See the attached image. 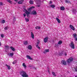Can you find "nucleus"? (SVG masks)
<instances>
[{
    "mask_svg": "<svg viewBox=\"0 0 77 77\" xmlns=\"http://www.w3.org/2000/svg\"><path fill=\"white\" fill-rule=\"evenodd\" d=\"M20 74L23 77H29V75L27 74L26 72L24 71H22L20 72Z\"/></svg>",
    "mask_w": 77,
    "mask_h": 77,
    "instance_id": "f257e3e1",
    "label": "nucleus"
},
{
    "mask_svg": "<svg viewBox=\"0 0 77 77\" xmlns=\"http://www.w3.org/2000/svg\"><path fill=\"white\" fill-rule=\"evenodd\" d=\"M73 58L72 57L70 58L67 60H66L67 62L68 63H69L73 61Z\"/></svg>",
    "mask_w": 77,
    "mask_h": 77,
    "instance_id": "f03ea898",
    "label": "nucleus"
},
{
    "mask_svg": "<svg viewBox=\"0 0 77 77\" xmlns=\"http://www.w3.org/2000/svg\"><path fill=\"white\" fill-rule=\"evenodd\" d=\"M70 47H71V48H73V49H74V43L73 42H71L70 43Z\"/></svg>",
    "mask_w": 77,
    "mask_h": 77,
    "instance_id": "7ed1b4c3",
    "label": "nucleus"
},
{
    "mask_svg": "<svg viewBox=\"0 0 77 77\" xmlns=\"http://www.w3.org/2000/svg\"><path fill=\"white\" fill-rule=\"evenodd\" d=\"M61 64L64 65H66V62L64 60H62L61 62Z\"/></svg>",
    "mask_w": 77,
    "mask_h": 77,
    "instance_id": "20e7f679",
    "label": "nucleus"
},
{
    "mask_svg": "<svg viewBox=\"0 0 77 77\" xmlns=\"http://www.w3.org/2000/svg\"><path fill=\"white\" fill-rule=\"evenodd\" d=\"M48 37H46L44 38V42L46 43L48 42Z\"/></svg>",
    "mask_w": 77,
    "mask_h": 77,
    "instance_id": "39448f33",
    "label": "nucleus"
},
{
    "mask_svg": "<svg viewBox=\"0 0 77 77\" xmlns=\"http://www.w3.org/2000/svg\"><path fill=\"white\" fill-rule=\"evenodd\" d=\"M26 57L27 59H30V60H33V59L29 55H27L26 56Z\"/></svg>",
    "mask_w": 77,
    "mask_h": 77,
    "instance_id": "423d86ee",
    "label": "nucleus"
},
{
    "mask_svg": "<svg viewBox=\"0 0 77 77\" xmlns=\"http://www.w3.org/2000/svg\"><path fill=\"white\" fill-rule=\"evenodd\" d=\"M24 1V0H20V1H19L18 2V3L20 5L23 4V3Z\"/></svg>",
    "mask_w": 77,
    "mask_h": 77,
    "instance_id": "0eeeda50",
    "label": "nucleus"
},
{
    "mask_svg": "<svg viewBox=\"0 0 77 77\" xmlns=\"http://www.w3.org/2000/svg\"><path fill=\"white\" fill-rule=\"evenodd\" d=\"M70 27L73 30H75V28H74V26L72 25H70Z\"/></svg>",
    "mask_w": 77,
    "mask_h": 77,
    "instance_id": "6e6552de",
    "label": "nucleus"
},
{
    "mask_svg": "<svg viewBox=\"0 0 77 77\" xmlns=\"http://www.w3.org/2000/svg\"><path fill=\"white\" fill-rule=\"evenodd\" d=\"M72 11L73 14H75L76 13V12H77V11H76V10L75 9H73Z\"/></svg>",
    "mask_w": 77,
    "mask_h": 77,
    "instance_id": "1a4fd4ad",
    "label": "nucleus"
},
{
    "mask_svg": "<svg viewBox=\"0 0 77 77\" xmlns=\"http://www.w3.org/2000/svg\"><path fill=\"white\" fill-rule=\"evenodd\" d=\"M32 14H33V15H36L37 14V13L35 11H33L32 12Z\"/></svg>",
    "mask_w": 77,
    "mask_h": 77,
    "instance_id": "9d476101",
    "label": "nucleus"
},
{
    "mask_svg": "<svg viewBox=\"0 0 77 77\" xmlns=\"http://www.w3.org/2000/svg\"><path fill=\"white\" fill-rule=\"evenodd\" d=\"M26 14L27 17H28V18H29V17H30V16H29V14H30V12L27 11L26 13Z\"/></svg>",
    "mask_w": 77,
    "mask_h": 77,
    "instance_id": "9b49d317",
    "label": "nucleus"
},
{
    "mask_svg": "<svg viewBox=\"0 0 77 77\" xmlns=\"http://www.w3.org/2000/svg\"><path fill=\"white\" fill-rule=\"evenodd\" d=\"M23 66L24 67L25 69H26V68H27V66L26 65L25 63H23L22 64Z\"/></svg>",
    "mask_w": 77,
    "mask_h": 77,
    "instance_id": "f8f14e48",
    "label": "nucleus"
},
{
    "mask_svg": "<svg viewBox=\"0 0 77 77\" xmlns=\"http://www.w3.org/2000/svg\"><path fill=\"white\" fill-rule=\"evenodd\" d=\"M56 20L57 21L58 23H60V19H58V18H57Z\"/></svg>",
    "mask_w": 77,
    "mask_h": 77,
    "instance_id": "ddd939ff",
    "label": "nucleus"
},
{
    "mask_svg": "<svg viewBox=\"0 0 77 77\" xmlns=\"http://www.w3.org/2000/svg\"><path fill=\"white\" fill-rule=\"evenodd\" d=\"M31 38H32V39H34V34H33V32H31Z\"/></svg>",
    "mask_w": 77,
    "mask_h": 77,
    "instance_id": "4468645a",
    "label": "nucleus"
},
{
    "mask_svg": "<svg viewBox=\"0 0 77 77\" xmlns=\"http://www.w3.org/2000/svg\"><path fill=\"white\" fill-rule=\"evenodd\" d=\"M60 9L61 10V11H63L65 10V8L63 6H62L60 7Z\"/></svg>",
    "mask_w": 77,
    "mask_h": 77,
    "instance_id": "2eb2a0df",
    "label": "nucleus"
},
{
    "mask_svg": "<svg viewBox=\"0 0 77 77\" xmlns=\"http://www.w3.org/2000/svg\"><path fill=\"white\" fill-rule=\"evenodd\" d=\"M8 56H14V53H11L10 54H8Z\"/></svg>",
    "mask_w": 77,
    "mask_h": 77,
    "instance_id": "dca6fc26",
    "label": "nucleus"
},
{
    "mask_svg": "<svg viewBox=\"0 0 77 77\" xmlns=\"http://www.w3.org/2000/svg\"><path fill=\"white\" fill-rule=\"evenodd\" d=\"M5 66H7L8 67V69H11V67L9 65H8L7 64H6Z\"/></svg>",
    "mask_w": 77,
    "mask_h": 77,
    "instance_id": "f3484780",
    "label": "nucleus"
},
{
    "mask_svg": "<svg viewBox=\"0 0 77 77\" xmlns=\"http://www.w3.org/2000/svg\"><path fill=\"white\" fill-rule=\"evenodd\" d=\"M10 48L12 51H15V48H14L11 46L10 47Z\"/></svg>",
    "mask_w": 77,
    "mask_h": 77,
    "instance_id": "a211bd4d",
    "label": "nucleus"
},
{
    "mask_svg": "<svg viewBox=\"0 0 77 77\" xmlns=\"http://www.w3.org/2000/svg\"><path fill=\"white\" fill-rule=\"evenodd\" d=\"M29 2L30 4L31 5H33V1L32 0L30 1Z\"/></svg>",
    "mask_w": 77,
    "mask_h": 77,
    "instance_id": "6ab92c4d",
    "label": "nucleus"
},
{
    "mask_svg": "<svg viewBox=\"0 0 77 77\" xmlns=\"http://www.w3.org/2000/svg\"><path fill=\"white\" fill-rule=\"evenodd\" d=\"M51 7L52 8H55V5H51Z\"/></svg>",
    "mask_w": 77,
    "mask_h": 77,
    "instance_id": "aec40b11",
    "label": "nucleus"
},
{
    "mask_svg": "<svg viewBox=\"0 0 77 77\" xmlns=\"http://www.w3.org/2000/svg\"><path fill=\"white\" fill-rule=\"evenodd\" d=\"M58 44H59V45H60V44H62V41H59L58 43Z\"/></svg>",
    "mask_w": 77,
    "mask_h": 77,
    "instance_id": "412c9836",
    "label": "nucleus"
},
{
    "mask_svg": "<svg viewBox=\"0 0 77 77\" xmlns=\"http://www.w3.org/2000/svg\"><path fill=\"white\" fill-rule=\"evenodd\" d=\"M28 48L29 50H32V46L30 45H29Z\"/></svg>",
    "mask_w": 77,
    "mask_h": 77,
    "instance_id": "4be33fe9",
    "label": "nucleus"
},
{
    "mask_svg": "<svg viewBox=\"0 0 77 77\" xmlns=\"http://www.w3.org/2000/svg\"><path fill=\"white\" fill-rule=\"evenodd\" d=\"M28 44V42L27 41H25L24 42V45H27Z\"/></svg>",
    "mask_w": 77,
    "mask_h": 77,
    "instance_id": "5701e85b",
    "label": "nucleus"
},
{
    "mask_svg": "<svg viewBox=\"0 0 77 77\" xmlns=\"http://www.w3.org/2000/svg\"><path fill=\"white\" fill-rule=\"evenodd\" d=\"M52 74H53V75H54V77H56V76L55 73L54 72H52Z\"/></svg>",
    "mask_w": 77,
    "mask_h": 77,
    "instance_id": "b1692460",
    "label": "nucleus"
},
{
    "mask_svg": "<svg viewBox=\"0 0 77 77\" xmlns=\"http://www.w3.org/2000/svg\"><path fill=\"white\" fill-rule=\"evenodd\" d=\"M73 35V37L75 38H77V34H74Z\"/></svg>",
    "mask_w": 77,
    "mask_h": 77,
    "instance_id": "393cba45",
    "label": "nucleus"
},
{
    "mask_svg": "<svg viewBox=\"0 0 77 77\" xmlns=\"http://www.w3.org/2000/svg\"><path fill=\"white\" fill-rule=\"evenodd\" d=\"M65 2L66 3H70L69 1H68V0H65Z\"/></svg>",
    "mask_w": 77,
    "mask_h": 77,
    "instance_id": "a878e982",
    "label": "nucleus"
},
{
    "mask_svg": "<svg viewBox=\"0 0 77 77\" xmlns=\"http://www.w3.org/2000/svg\"><path fill=\"white\" fill-rule=\"evenodd\" d=\"M35 28L36 29H40L41 27L40 26H36Z\"/></svg>",
    "mask_w": 77,
    "mask_h": 77,
    "instance_id": "bb28decb",
    "label": "nucleus"
},
{
    "mask_svg": "<svg viewBox=\"0 0 77 77\" xmlns=\"http://www.w3.org/2000/svg\"><path fill=\"white\" fill-rule=\"evenodd\" d=\"M38 45H36V47L37 48H38L39 49V50H40L41 49V48H40V47L39 46H38Z\"/></svg>",
    "mask_w": 77,
    "mask_h": 77,
    "instance_id": "cd10ccee",
    "label": "nucleus"
},
{
    "mask_svg": "<svg viewBox=\"0 0 77 77\" xmlns=\"http://www.w3.org/2000/svg\"><path fill=\"white\" fill-rule=\"evenodd\" d=\"M5 23V20H2L1 21V23H2V24Z\"/></svg>",
    "mask_w": 77,
    "mask_h": 77,
    "instance_id": "c85d7f7f",
    "label": "nucleus"
},
{
    "mask_svg": "<svg viewBox=\"0 0 77 77\" xmlns=\"http://www.w3.org/2000/svg\"><path fill=\"white\" fill-rule=\"evenodd\" d=\"M17 63V61L16 60H15L13 62V64H15Z\"/></svg>",
    "mask_w": 77,
    "mask_h": 77,
    "instance_id": "c756f323",
    "label": "nucleus"
},
{
    "mask_svg": "<svg viewBox=\"0 0 77 77\" xmlns=\"http://www.w3.org/2000/svg\"><path fill=\"white\" fill-rule=\"evenodd\" d=\"M63 53H61L59 54V56H63Z\"/></svg>",
    "mask_w": 77,
    "mask_h": 77,
    "instance_id": "7c9ffc66",
    "label": "nucleus"
},
{
    "mask_svg": "<svg viewBox=\"0 0 77 77\" xmlns=\"http://www.w3.org/2000/svg\"><path fill=\"white\" fill-rule=\"evenodd\" d=\"M25 20L27 22H28L29 21V20L27 18H25Z\"/></svg>",
    "mask_w": 77,
    "mask_h": 77,
    "instance_id": "2f4dec72",
    "label": "nucleus"
},
{
    "mask_svg": "<svg viewBox=\"0 0 77 77\" xmlns=\"http://www.w3.org/2000/svg\"><path fill=\"white\" fill-rule=\"evenodd\" d=\"M8 26H6L5 28L4 29L5 30H8Z\"/></svg>",
    "mask_w": 77,
    "mask_h": 77,
    "instance_id": "473e14b6",
    "label": "nucleus"
},
{
    "mask_svg": "<svg viewBox=\"0 0 77 77\" xmlns=\"http://www.w3.org/2000/svg\"><path fill=\"white\" fill-rule=\"evenodd\" d=\"M7 1L8 2H9V3H12V1L10 0H7Z\"/></svg>",
    "mask_w": 77,
    "mask_h": 77,
    "instance_id": "72a5a7b5",
    "label": "nucleus"
},
{
    "mask_svg": "<svg viewBox=\"0 0 77 77\" xmlns=\"http://www.w3.org/2000/svg\"><path fill=\"white\" fill-rule=\"evenodd\" d=\"M45 51H46V52H49V49H46L45 50Z\"/></svg>",
    "mask_w": 77,
    "mask_h": 77,
    "instance_id": "f704fd0d",
    "label": "nucleus"
},
{
    "mask_svg": "<svg viewBox=\"0 0 77 77\" xmlns=\"http://www.w3.org/2000/svg\"><path fill=\"white\" fill-rule=\"evenodd\" d=\"M55 45L56 46V47H58V46H59V44H55Z\"/></svg>",
    "mask_w": 77,
    "mask_h": 77,
    "instance_id": "c9c22d12",
    "label": "nucleus"
},
{
    "mask_svg": "<svg viewBox=\"0 0 77 77\" xmlns=\"http://www.w3.org/2000/svg\"><path fill=\"white\" fill-rule=\"evenodd\" d=\"M28 11H32V9L31 8H29L28 10Z\"/></svg>",
    "mask_w": 77,
    "mask_h": 77,
    "instance_id": "e433bc0d",
    "label": "nucleus"
},
{
    "mask_svg": "<svg viewBox=\"0 0 77 77\" xmlns=\"http://www.w3.org/2000/svg\"><path fill=\"white\" fill-rule=\"evenodd\" d=\"M39 40H38V42H37V45H38V44H39Z\"/></svg>",
    "mask_w": 77,
    "mask_h": 77,
    "instance_id": "4c0bfd02",
    "label": "nucleus"
},
{
    "mask_svg": "<svg viewBox=\"0 0 77 77\" xmlns=\"http://www.w3.org/2000/svg\"><path fill=\"white\" fill-rule=\"evenodd\" d=\"M24 10H25V11H26V14L27 11V12H29V11H27V10L26 9H25Z\"/></svg>",
    "mask_w": 77,
    "mask_h": 77,
    "instance_id": "58836bf2",
    "label": "nucleus"
},
{
    "mask_svg": "<svg viewBox=\"0 0 77 77\" xmlns=\"http://www.w3.org/2000/svg\"><path fill=\"white\" fill-rule=\"evenodd\" d=\"M26 13H24L23 14V16L24 17H26Z\"/></svg>",
    "mask_w": 77,
    "mask_h": 77,
    "instance_id": "ea45409f",
    "label": "nucleus"
},
{
    "mask_svg": "<svg viewBox=\"0 0 77 77\" xmlns=\"http://www.w3.org/2000/svg\"><path fill=\"white\" fill-rule=\"evenodd\" d=\"M0 5L1 6H2V5H3V3H2V2H0Z\"/></svg>",
    "mask_w": 77,
    "mask_h": 77,
    "instance_id": "a19ab883",
    "label": "nucleus"
},
{
    "mask_svg": "<svg viewBox=\"0 0 77 77\" xmlns=\"http://www.w3.org/2000/svg\"><path fill=\"white\" fill-rule=\"evenodd\" d=\"M75 69V71H76V72H77V67H76Z\"/></svg>",
    "mask_w": 77,
    "mask_h": 77,
    "instance_id": "79ce46f5",
    "label": "nucleus"
},
{
    "mask_svg": "<svg viewBox=\"0 0 77 77\" xmlns=\"http://www.w3.org/2000/svg\"><path fill=\"white\" fill-rule=\"evenodd\" d=\"M30 8L31 9H33V8H34V6H32Z\"/></svg>",
    "mask_w": 77,
    "mask_h": 77,
    "instance_id": "37998d69",
    "label": "nucleus"
},
{
    "mask_svg": "<svg viewBox=\"0 0 77 77\" xmlns=\"http://www.w3.org/2000/svg\"><path fill=\"white\" fill-rule=\"evenodd\" d=\"M1 37H2V38H3V37H4V35H1Z\"/></svg>",
    "mask_w": 77,
    "mask_h": 77,
    "instance_id": "c03bdc74",
    "label": "nucleus"
},
{
    "mask_svg": "<svg viewBox=\"0 0 77 77\" xmlns=\"http://www.w3.org/2000/svg\"><path fill=\"white\" fill-rule=\"evenodd\" d=\"M5 47H6V48H9V46L8 45L6 46Z\"/></svg>",
    "mask_w": 77,
    "mask_h": 77,
    "instance_id": "a18cd8bd",
    "label": "nucleus"
},
{
    "mask_svg": "<svg viewBox=\"0 0 77 77\" xmlns=\"http://www.w3.org/2000/svg\"><path fill=\"white\" fill-rule=\"evenodd\" d=\"M48 71L49 74H50V71H49V69H48Z\"/></svg>",
    "mask_w": 77,
    "mask_h": 77,
    "instance_id": "49530a36",
    "label": "nucleus"
},
{
    "mask_svg": "<svg viewBox=\"0 0 77 77\" xmlns=\"http://www.w3.org/2000/svg\"><path fill=\"white\" fill-rule=\"evenodd\" d=\"M64 54H65V56H66V55H67V54H66V53H65Z\"/></svg>",
    "mask_w": 77,
    "mask_h": 77,
    "instance_id": "de8ad7c7",
    "label": "nucleus"
},
{
    "mask_svg": "<svg viewBox=\"0 0 77 77\" xmlns=\"http://www.w3.org/2000/svg\"><path fill=\"white\" fill-rule=\"evenodd\" d=\"M75 41H77V38L76 37L75 38Z\"/></svg>",
    "mask_w": 77,
    "mask_h": 77,
    "instance_id": "09e8293b",
    "label": "nucleus"
},
{
    "mask_svg": "<svg viewBox=\"0 0 77 77\" xmlns=\"http://www.w3.org/2000/svg\"><path fill=\"white\" fill-rule=\"evenodd\" d=\"M52 3V2H50V3H49V4H51Z\"/></svg>",
    "mask_w": 77,
    "mask_h": 77,
    "instance_id": "8fccbe9b",
    "label": "nucleus"
},
{
    "mask_svg": "<svg viewBox=\"0 0 77 77\" xmlns=\"http://www.w3.org/2000/svg\"><path fill=\"white\" fill-rule=\"evenodd\" d=\"M15 2H17L18 0H14Z\"/></svg>",
    "mask_w": 77,
    "mask_h": 77,
    "instance_id": "3c124183",
    "label": "nucleus"
},
{
    "mask_svg": "<svg viewBox=\"0 0 77 77\" xmlns=\"http://www.w3.org/2000/svg\"><path fill=\"white\" fill-rule=\"evenodd\" d=\"M1 46V42H0V47Z\"/></svg>",
    "mask_w": 77,
    "mask_h": 77,
    "instance_id": "603ef678",
    "label": "nucleus"
},
{
    "mask_svg": "<svg viewBox=\"0 0 77 77\" xmlns=\"http://www.w3.org/2000/svg\"><path fill=\"white\" fill-rule=\"evenodd\" d=\"M75 77H77V76H75Z\"/></svg>",
    "mask_w": 77,
    "mask_h": 77,
    "instance_id": "864d4df0",
    "label": "nucleus"
},
{
    "mask_svg": "<svg viewBox=\"0 0 77 77\" xmlns=\"http://www.w3.org/2000/svg\"><path fill=\"white\" fill-rule=\"evenodd\" d=\"M44 53H45V52H44Z\"/></svg>",
    "mask_w": 77,
    "mask_h": 77,
    "instance_id": "5fc2aeb1",
    "label": "nucleus"
}]
</instances>
